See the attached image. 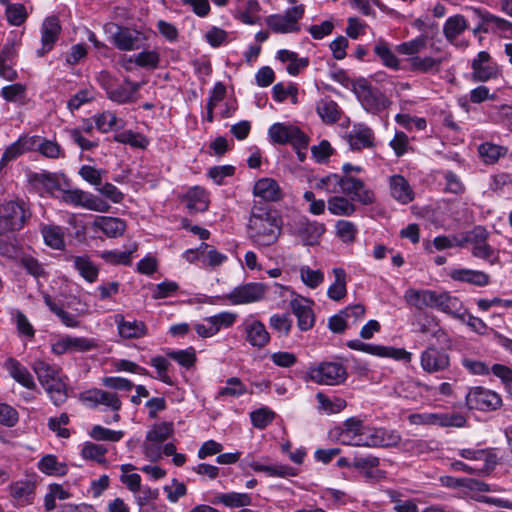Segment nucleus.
Listing matches in <instances>:
<instances>
[{"instance_id": "obj_1", "label": "nucleus", "mask_w": 512, "mask_h": 512, "mask_svg": "<svg viewBox=\"0 0 512 512\" xmlns=\"http://www.w3.org/2000/svg\"><path fill=\"white\" fill-rule=\"evenodd\" d=\"M248 236L257 246H270L282 231V219L277 210L268 204L255 202L247 225Z\"/></svg>"}, {"instance_id": "obj_2", "label": "nucleus", "mask_w": 512, "mask_h": 512, "mask_svg": "<svg viewBox=\"0 0 512 512\" xmlns=\"http://www.w3.org/2000/svg\"><path fill=\"white\" fill-rule=\"evenodd\" d=\"M33 371L52 402L59 406L67 399L66 384L59 375V370L45 361L37 360L33 363Z\"/></svg>"}, {"instance_id": "obj_3", "label": "nucleus", "mask_w": 512, "mask_h": 512, "mask_svg": "<svg viewBox=\"0 0 512 512\" xmlns=\"http://www.w3.org/2000/svg\"><path fill=\"white\" fill-rule=\"evenodd\" d=\"M352 90L363 108L370 113H378L390 104L387 97L378 88L372 87L364 78L356 80Z\"/></svg>"}, {"instance_id": "obj_4", "label": "nucleus", "mask_w": 512, "mask_h": 512, "mask_svg": "<svg viewBox=\"0 0 512 512\" xmlns=\"http://www.w3.org/2000/svg\"><path fill=\"white\" fill-rule=\"evenodd\" d=\"M308 375L313 382L323 385H339L347 379L346 368L337 362L320 363L310 368Z\"/></svg>"}, {"instance_id": "obj_5", "label": "nucleus", "mask_w": 512, "mask_h": 512, "mask_svg": "<svg viewBox=\"0 0 512 512\" xmlns=\"http://www.w3.org/2000/svg\"><path fill=\"white\" fill-rule=\"evenodd\" d=\"M269 137L273 143L284 145L291 144L293 147L307 148L308 136L297 126L275 123L268 130Z\"/></svg>"}, {"instance_id": "obj_6", "label": "nucleus", "mask_w": 512, "mask_h": 512, "mask_svg": "<svg viewBox=\"0 0 512 512\" xmlns=\"http://www.w3.org/2000/svg\"><path fill=\"white\" fill-rule=\"evenodd\" d=\"M304 15V6L298 5L286 10L284 14L270 15L266 19V24L275 33L298 32L300 26L298 21Z\"/></svg>"}, {"instance_id": "obj_7", "label": "nucleus", "mask_w": 512, "mask_h": 512, "mask_svg": "<svg viewBox=\"0 0 512 512\" xmlns=\"http://www.w3.org/2000/svg\"><path fill=\"white\" fill-rule=\"evenodd\" d=\"M339 193L349 196L351 200L362 205H371L375 202L374 192L366 187L363 180L351 175L340 176Z\"/></svg>"}, {"instance_id": "obj_8", "label": "nucleus", "mask_w": 512, "mask_h": 512, "mask_svg": "<svg viewBox=\"0 0 512 512\" xmlns=\"http://www.w3.org/2000/svg\"><path fill=\"white\" fill-rule=\"evenodd\" d=\"M466 405L470 410L494 411L501 407L502 399L496 392L479 386L469 390Z\"/></svg>"}, {"instance_id": "obj_9", "label": "nucleus", "mask_w": 512, "mask_h": 512, "mask_svg": "<svg viewBox=\"0 0 512 512\" xmlns=\"http://www.w3.org/2000/svg\"><path fill=\"white\" fill-rule=\"evenodd\" d=\"M27 215L24 203L7 201L0 205V227L5 231L20 230L26 221Z\"/></svg>"}, {"instance_id": "obj_10", "label": "nucleus", "mask_w": 512, "mask_h": 512, "mask_svg": "<svg viewBox=\"0 0 512 512\" xmlns=\"http://www.w3.org/2000/svg\"><path fill=\"white\" fill-rule=\"evenodd\" d=\"M489 232L483 226H475L471 231L466 232V241L472 245L471 253L474 257L494 263L495 250L487 243Z\"/></svg>"}, {"instance_id": "obj_11", "label": "nucleus", "mask_w": 512, "mask_h": 512, "mask_svg": "<svg viewBox=\"0 0 512 512\" xmlns=\"http://www.w3.org/2000/svg\"><path fill=\"white\" fill-rule=\"evenodd\" d=\"M347 346L353 350L362 351L374 356L383 358H393L395 360L410 361L411 353L403 348H394L389 346L364 343L360 340H350Z\"/></svg>"}, {"instance_id": "obj_12", "label": "nucleus", "mask_w": 512, "mask_h": 512, "mask_svg": "<svg viewBox=\"0 0 512 512\" xmlns=\"http://www.w3.org/2000/svg\"><path fill=\"white\" fill-rule=\"evenodd\" d=\"M80 399L91 408L103 405L114 412H118L122 407V402L117 393L97 388L82 393Z\"/></svg>"}, {"instance_id": "obj_13", "label": "nucleus", "mask_w": 512, "mask_h": 512, "mask_svg": "<svg viewBox=\"0 0 512 512\" xmlns=\"http://www.w3.org/2000/svg\"><path fill=\"white\" fill-rule=\"evenodd\" d=\"M114 45L122 51H132L143 46L145 36L143 33L128 27L116 26L112 36Z\"/></svg>"}, {"instance_id": "obj_14", "label": "nucleus", "mask_w": 512, "mask_h": 512, "mask_svg": "<svg viewBox=\"0 0 512 512\" xmlns=\"http://www.w3.org/2000/svg\"><path fill=\"white\" fill-rule=\"evenodd\" d=\"M480 18L479 25L473 29L476 35L479 32L483 33H497V32H510L512 36V23L508 20L493 15L487 11L475 10Z\"/></svg>"}, {"instance_id": "obj_15", "label": "nucleus", "mask_w": 512, "mask_h": 512, "mask_svg": "<svg viewBox=\"0 0 512 512\" xmlns=\"http://www.w3.org/2000/svg\"><path fill=\"white\" fill-rule=\"evenodd\" d=\"M421 367L427 373H437L446 370L450 365L449 355L434 346L428 347L421 353Z\"/></svg>"}, {"instance_id": "obj_16", "label": "nucleus", "mask_w": 512, "mask_h": 512, "mask_svg": "<svg viewBox=\"0 0 512 512\" xmlns=\"http://www.w3.org/2000/svg\"><path fill=\"white\" fill-rule=\"evenodd\" d=\"M265 294L262 283H248L234 288L228 295V300L234 304H245L259 301Z\"/></svg>"}, {"instance_id": "obj_17", "label": "nucleus", "mask_w": 512, "mask_h": 512, "mask_svg": "<svg viewBox=\"0 0 512 512\" xmlns=\"http://www.w3.org/2000/svg\"><path fill=\"white\" fill-rule=\"evenodd\" d=\"M473 73V81L486 82L497 76V66L491 61L490 54L486 51H481L477 57L473 59L471 64Z\"/></svg>"}, {"instance_id": "obj_18", "label": "nucleus", "mask_w": 512, "mask_h": 512, "mask_svg": "<svg viewBox=\"0 0 512 512\" xmlns=\"http://www.w3.org/2000/svg\"><path fill=\"white\" fill-rule=\"evenodd\" d=\"M36 483L30 479L13 482L9 487L14 506H26L33 503Z\"/></svg>"}, {"instance_id": "obj_19", "label": "nucleus", "mask_w": 512, "mask_h": 512, "mask_svg": "<svg viewBox=\"0 0 512 512\" xmlns=\"http://www.w3.org/2000/svg\"><path fill=\"white\" fill-rule=\"evenodd\" d=\"M433 308L440 310L454 318L465 320L466 310L463 309L462 302L448 292H436Z\"/></svg>"}, {"instance_id": "obj_20", "label": "nucleus", "mask_w": 512, "mask_h": 512, "mask_svg": "<svg viewBox=\"0 0 512 512\" xmlns=\"http://www.w3.org/2000/svg\"><path fill=\"white\" fill-rule=\"evenodd\" d=\"M293 314L297 317L298 328L302 331L310 330L315 323V316L311 302L305 298H295L290 301Z\"/></svg>"}, {"instance_id": "obj_21", "label": "nucleus", "mask_w": 512, "mask_h": 512, "mask_svg": "<svg viewBox=\"0 0 512 512\" xmlns=\"http://www.w3.org/2000/svg\"><path fill=\"white\" fill-rule=\"evenodd\" d=\"M60 32L61 25L58 17L49 16L43 21L41 27L42 49L38 51L39 56H43L46 52L53 48Z\"/></svg>"}, {"instance_id": "obj_22", "label": "nucleus", "mask_w": 512, "mask_h": 512, "mask_svg": "<svg viewBox=\"0 0 512 512\" xmlns=\"http://www.w3.org/2000/svg\"><path fill=\"white\" fill-rule=\"evenodd\" d=\"M295 232L305 245H314L325 232L324 224L302 217L296 223Z\"/></svg>"}, {"instance_id": "obj_23", "label": "nucleus", "mask_w": 512, "mask_h": 512, "mask_svg": "<svg viewBox=\"0 0 512 512\" xmlns=\"http://www.w3.org/2000/svg\"><path fill=\"white\" fill-rule=\"evenodd\" d=\"M119 335L126 339H138L147 335V327L142 321H125L123 315H115Z\"/></svg>"}, {"instance_id": "obj_24", "label": "nucleus", "mask_w": 512, "mask_h": 512, "mask_svg": "<svg viewBox=\"0 0 512 512\" xmlns=\"http://www.w3.org/2000/svg\"><path fill=\"white\" fill-rule=\"evenodd\" d=\"M348 142L352 150L371 148L374 146V133L368 126H354L348 134Z\"/></svg>"}, {"instance_id": "obj_25", "label": "nucleus", "mask_w": 512, "mask_h": 512, "mask_svg": "<svg viewBox=\"0 0 512 512\" xmlns=\"http://www.w3.org/2000/svg\"><path fill=\"white\" fill-rule=\"evenodd\" d=\"M5 368L9 372L10 376L23 387L34 390L36 388L35 381L29 370L21 365V363L14 359L8 358L5 362Z\"/></svg>"}, {"instance_id": "obj_26", "label": "nucleus", "mask_w": 512, "mask_h": 512, "mask_svg": "<svg viewBox=\"0 0 512 512\" xmlns=\"http://www.w3.org/2000/svg\"><path fill=\"white\" fill-rule=\"evenodd\" d=\"M254 195L265 202H276L282 198L281 189L278 183L271 178L258 180L253 188Z\"/></svg>"}, {"instance_id": "obj_27", "label": "nucleus", "mask_w": 512, "mask_h": 512, "mask_svg": "<svg viewBox=\"0 0 512 512\" xmlns=\"http://www.w3.org/2000/svg\"><path fill=\"white\" fill-rule=\"evenodd\" d=\"M390 190L392 197L402 204H408L414 199V192L408 181L402 175L390 177Z\"/></svg>"}, {"instance_id": "obj_28", "label": "nucleus", "mask_w": 512, "mask_h": 512, "mask_svg": "<svg viewBox=\"0 0 512 512\" xmlns=\"http://www.w3.org/2000/svg\"><path fill=\"white\" fill-rule=\"evenodd\" d=\"M93 227L100 229L109 238H117L125 232L126 223L120 218L99 216L94 220Z\"/></svg>"}, {"instance_id": "obj_29", "label": "nucleus", "mask_w": 512, "mask_h": 512, "mask_svg": "<svg viewBox=\"0 0 512 512\" xmlns=\"http://www.w3.org/2000/svg\"><path fill=\"white\" fill-rule=\"evenodd\" d=\"M436 291L433 290H417L408 289L404 294V299L408 305L415 307L418 310L424 308H433Z\"/></svg>"}, {"instance_id": "obj_30", "label": "nucleus", "mask_w": 512, "mask_h": 512, "mask_svg": "<svg viewBox=\"0 0 512 512\" xmlns=\"http://www.w3.org/2000/svg\"><path fill=\"white\" fill-rule=\"evenodd\" d=\"M449 276L454 281L466 282L478 287H484L490 283L489 275L478 270L454 269Z\"/></svg>"}, {"instance_id": "obj_31", "label": "nucleus", "mask_w": 512, "mask_h": 512, "mask_svg": "<svg viewBox=\"0 0 512 512\" xmlns=\"http://www.w3.org/2000/svg\"><path fill=\"white\" fill-rule=\"evenodd\" d=\"M184 198L190 213L204 212L208 209L209 199L204 188L195 186L188 190Z\"/></svg>"}, {"instance_id": "obj_32", "label": "nucleus", "mask_w": 512, "mask_h": 512, "mask_svg": "<svg viewBox=\"0 0 512 512\" xmlns=\"http://www.w3.org/2000/svg\"><path fill=\"white\" fill-rule=\"evenodd\" d=\"M246 340L253 347L263 348L270 341V335L265 325L260 321H253L245 328Z\"/></svg>"}, {"instance_id": "obj_33", "label": "nucleus", "mask_w": 512, "mask_h": 512, "mask_svg": "<svg viewBox=\"0 0 512 512\" xmlns=\"http://www.w3.org/2000/svg\"><path fill=\"white\" fill-rule=\"evenodd\" d=\"M40 232L47 246L55 250H63L65 248V232L64 229L57 225L40 226Z\"/></svg>"}, {"instance_id": "obj_34", "label": "nucleus", "mask_w": 512, "mask_h": 512, "mask_svg": "<svg viewBox=\"0 0 512 512\" xmlns=\"http://www.w3.org/2000/svg\"><path fill=\"white\" fill-rule=\"evenodd\" d=\"M316 111L322 121L326 124L336 123L340 120L342 114L338 104L329 98H324L318 101Z\"/></svg>"}, {"instance_id": "obj_35", "label": "nucleus", "mask_w": 512, "mask_h": 512, "mask_svg": "<svg viewBox=\"0 0 512 512\" xmlns=\"http://www.w3.org/2000/svg\"><path fill=\"white\" fill-rule=\"evenodd\" d=\"M43 299L49 310L55 314L66 327L77 328L80 326L76 315L65 311L63 306L58 304L49 294H44Z\"/></svg>"}, {"instance_id": "obj_36", "label": "nucleus", "mask_w": 512, "mask_h": 512, "mask_svg": "<svg viewBox=\"0 0 512 512\" xmlns=\"http://www.w3.org/2000/svg\"><path fill=\"white\" fill-rule=\"evenodd\" d=\"M75 269L88 282L93 283L97 280L99 269L89 259L88 256H71Z\"/></svg>"}, {"instance_id": "obj_37", "label": "nucleus", "mask_w": 512, "mask_h": 512, "mask_svg": "<svg viewBox=\"0 0 512 512\" xmlns=\"http://www.w3.org/2000/svg\"><path fill=\"white\" fill-rule=\"evenodd\" d=\"M354 200L344 196H333L328 199V210L333 215L351 216L356 211Z\"/></svg>"}, {"instance_id": "obj_38", "label": "nucleus", "mask_w": 512, "mask_h": 512, "mask_svg": "<svg viewBox=\"0 0 512 512\" xmlns=\"http://www.w3.org/2000/svg\"><path fill=\"white\" fill-rule=\"evenodd\" d=\"M249 466L256 472H265L268 476L271 477H292L297 475V469L290 467L288 465H262L258 462L252 461L249 463Z\"/></svg>"}, {"instance_id": "obj_39", "label": "nucleus", "mask_w": 512, "mask_h": 512, "mask_svg": "<svg viewBox=\"0 0 512 512\" xmlns=\"http://www.w3.org/2000/svg\"><path fill=\"white\" fill-rule=\"evenodd\" d=\"M468 28L467 20L463 15L457 14L449 17L443 27L446 39L453 43L456 38Z\"/></svg>"}, {"instance_id": "obj_40", "label": "nucleus", "mask_w": 512, "mask_h": 512, "mask_svg": "<svg viewBox=\"0 0 512 512\" xmlns=\"http://www.w3.org/2000/svg\"><path fill=\"white\" fill-rule=\"evenodd\" d=\"M408 61L410 64L411 71H417L421 73H437L440 70V66L443 60L442 58H433L430 56H413Z\"/></svg>"}, {"instance_id": "obj_41", "label": "nucleus", "mask_w": 512, "mask_h": 512, "mask_svg": "<svg viewBox=\"0 0 512 512\" xmlns=\"http://www.w3.org/2000/svg\"><path fill=\"white\" fill-rule=\"evenodd\" d=\"M478 153L484 163L495 164L500 157L508 153V148L491 142H485L479 145Z\"/></svg>"}, {"instance_id": "obj_42", "label": "nucleus", "mask_w": 512, "mask_h": 512, "mask_svg": "<svg viewBox=\"0 0 512 512\" xmlns=\"http://www.w3.org/2000/svg\"><path fill=\"white\" fill-rule=\"evenodd\" d=\"M38 469L53 476H64L67 474L68 468L66 464L57 461V457L52 454L45 455L38 463Z\"/></svg>"}, {"instance_id": "obj_43", "label": "nucleus", "mask_w": 512, "mask_h": 512, "mask_svg": "<svg viewBox=\"0 0 512 512\" xmlns=\"http://www.w3.org/2000/svg\"><path fill=\"white\" fill-rule=\"evenodd\" d=\"M251 502L249 494L236 492L219 494L212 501L213 504L222 503L228 507H245L249 506Z\"/></svg>"}, {"instance_id": "obj_44", "label": "nucleus", "mask_w": 512, "mask_h": 512, "mask_svg": "<svg viewBox=\"0 0 512 512\" xmlns=\"http://www.w3.org/2000/svg\"><path fill=\"white\" fill-rule=\"evenodd\" d=\"M333 273L335 276V281L328 288L327 294L332 300L339 301L344 298L347 293L346 273L342 268H334Z\"/></svg>"}, {"instance_id": "obj_45", "label": "nucleus", "mask_w": 512, "mask_h": 512, "mask_svg": "<svg viewBox=\"0 0 512 512\" xmlns=\"http://www.w3.org/2000/svg\"><path fill=\"white\" fill-rule=\"evenodd\" d=\"M378 428L364 427L356 441L343 440V444L352 446L378 447Z\"/></svg>"}, {"instance_id": "obj_46", "label": "nucleus", "mask_w": 512, "mask_h": 512, "mask_svg": "<svg viewBox=\"0 0 512 512\" xmlns=\"http://www.w3.org/2000/svg\"><path fill=\"white\" fill-rule=\"evenodd\" d=\"M364 427L362 420L356 417H351L343 423L342 427L337 428L336 431L340 441L343 443V440L351 435L353 438L358 439Z\"/></svg>"}, {"instance_id": "obj_47", "label": "nucleus", "mask_w": 512, "mask_h": 512, "mask_svg": "<svg viewBox=\"0 0 512 512\" xmlns=\"http://www.w3.org/2000/svg\"><path fill=\"white\" fill-rule=\"evenodd\" d=\"M173 434V424L163 422L156 424L146 434L147 442H156L158 444L164 443Z\"/></svg>"}, {"instance_id": "obj_48", "label": "nucleus", "mask_w": 512, "mask_h": 512, "mask_svg": "<svg viewBox=\"0 0 512 512\" xmlns=\"http://www.w3.org/2000/svg\"><path fill=\"white\" fill-rule=\"evenodd\" d=\"M316 399L319 403V409L328 414L339 413L347 405L344 399L338 397L330 399L322 392L316 394Z\"/></svg>"}, {"instance_id": "obj_49", "label": "nucleus", "mask_w": 512, "mask_h": 512, "mask_svg": "<svg viewBox=\"0 0 512 512\" xmlns=\"http://www.w3.org/2000/svg\"><path fill=\"white\" fill-rule=\"evenodd\" d=\"M126 82L131 85V89L118 86L114 89L107 90L108 98L119 104L132 102L133 94L138 90L139 85L131 83L129 80H126Z\"/></svg>"}, {"instance_id": "obj_50", "label": "nucleus", "mask_w": 512, "mask_h": 512, "mask_svg": "<svg viewBox=\"0 0 512 512\" xmlns=\"http://www.w3.org/2000/svg\"><path fill=\"white\" fill-rule=\"evenodd\" d=\"M78 206L97 212H107L110 208V205L107 202L83 190H81L80 202Z\"/></svg>"}, {"instance_id": "obj_51", "label": "nucleus", "mask_w": 512, "mask_h": 512, "mask_svg": "<svg viewBox=\"0 0 512 512\" xmlns=\"http://www.w3.org/2000/svg\"><path fill=\"white\" fill-rule=\"evenodd\" d=\"M247 393L246 386L242 383L238 377H231L227 379L226 386L222 387L219 392V397H239Z\"/></svg>"}, {"instance_id": "obj_52", "label": "nucleus", "mask_w": 512, "mask_h": 512, "mask_svg": "<svg viewBox=\"0 0 512 512\" xmlns=\"http://www.w3.org/2000/svg\"><path fill=\"white\" fill-rule=\"evenodd\" d=\"M114 140L118 143L129 144L135 148H145L148 144V140L143 135L131 130L116 134Z\"/></svg>"}, {"instance_id": "obj_53", "label": "nucleus", "mask_w": 512, "mask_h": 512, "mask_svg": "<svg viewBox=\"0 0 512 512\" xmlns=\"http://www.w3.org/2000/svg\"><path fill=\"white\" fill-rule=\"evenodd\" d=\"M167 356L186 369L193 367L196 362L195 350L192 347L185 350L170 351Z\"/></svg>"}, {"instance_id": "obj_54", "label": "nucleus", "mask_w": 512, "mask_h": 512, "mask_svg": "<svg viewBox=\"0 0 512 512\" xmlns=\"http://www.w3.org/2000/svg\"><path fill=\"white\" fill-rule=\"evenodd\" d=\"M380 461L378 457L373 455H367L364 457H354L351 466L356 470L363 471L367 478L373 476L372 469L379 465Z\"/></svg>"}, {"instance_id": "obj_55", "label": "nucleus", "mask_w": 512, "mask_h": 512, "mask_svg": "<svg viewBox=\"0 0 512 512\" xmlns=\"http://www.w3.org/2000/svg\"><path fill=\"white\" fill-rule=\"evenodd\" d=\"M6 17L11 25L20 26L26 21L28 14L23 4L14 3L6 7Z\"/></svg>"}, {"instance_id": "obj_56", "label": "nucleus", "mask_w": 512, "mask_h": 512, "mask_svg": "<svg viewBox=\"0 0 512 512\" xmlns=\"http://www.w3.org/2000/svg\"><path fill=\"white\" fill-rule=\"evenodd\" d=\"M19 263L28 274L35 278L43 277L46 275L43 265L31 255H22L20 257Z\"/></svg>"}, {"instance_id": "obj_57", "label": "nucleus", "mask_w": 512, "mask_h": 512, "mask_svg": "<svg viewBox=\"0 0 512 512\" xmlns=\"http://www.w3.org/2000/svg\"><path fill=\"white\" fill-rule=\"evenodd\" d=\"M269 325L276 332L287 336L292 328V319L289 314H274L269 319Z\"/></svg>"}, {"instance_id": "obj_58", "label": "nucleus", "mask_w": 512, "mask_h": 512, "mask_svg": "<svg viewBox=\"0 0 512 512\" xmlns=\"http://www.w3.org/2000/svg\"><path fill=\"white\" fill-rule=\"evenodd\" d=\"M250 418L254 427L264 429L274 420L275 413L268 408H260L251 412Z\"/></svg>"}, {"instance_id": "obj_59", "label": "nucleus", "mask_w": 512, "mask_h": 512, "mask_svg": "<svg viewBox=\"0 0 512 512\" xmlns=\"http://www.w3.org/2000/svg\"><path fill=\"white\" fill-rule=\"evenodd\" d=\"M123 435L122 431L110 430L100 425H95L90 431V436L97 441L117 442Z\"/></svg>"}, {"instance_id": "obj_60", "label": "nucleus", "mask_w": 512, "mask_h": 512, "mask_svg": "<svg viewBox=\"0 0 512 512\" xmlns=\"http://www.w3.org/2000/svg\"><path fill=\"white\" fill-rule=\"evenodd\" d=\"M374 52L376 55L380 57L383 64L387 67L398 69L399 68V61L397 57L394 55V53L390 50L388 45L385 42H379L375 48Z\"/></svg>"}, {"instance_id": "obj_61", "label": "nucleus", "mask_w": 512, "mask_h": 512, "mask_svg": "<svg viewBox=\"0 0 512 512\" xmlns=\"http://www.w3.org/2000/svg\"><path fill=\"white\" fill-rule=\"evenodd\" d=\"M402 450L412 455L421 456L429 453L432 448L430 444L422 439H408L402 443Z\"/></svg>"}, {"instance_id": "obj_62", "label": "nucleus", "mask_w": 512, "mask_h": 512, "mask_svg": "<svg viewBox=\"0 0 512 512\" xmlns=\"http://www.w3.org/2000/svg\"><path fill=\"white\" fill-rule=\"evenodd\" d=\"M107 449L99 444L87 442L82 448L81 454L85 459L94 460L99 463L105 462V454Z\"/></svg>"}, {"instance_id": "obj_63", "label": "nucleus", "mask_w": 512, "mask_h": 512, "mask_svg": "<svg viewBox=\"0 0 512 512\" xmlns=\"http://www.w3.org/2000/svg\"><path fill=\"white\" fill-rule=\"evenodd\" d=\"M426 38L423 36L417 37L411 41L399 44L396 51L404 55H415L426 48Z\"/></svg>"}, {"instance_id": "obj_64", "label": "nucleus", "mask_w": 512, "mask_h": 512, "mask_svg": "<svg viewBox=\"0 0 512 512\" xmlns=\"http://www.w3.org/2000/svg\"><path fill=\"white\" fill-rule=\"evenodd\" d=\"M419 331L422 334L430 333L434 337H440L445 335L442 328L438 325L435 317L427 314L423 315L422 319L419 322Z\"/></svg>"}]
</instances>
